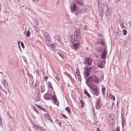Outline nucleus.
Listing matches in <instances>:
<instances>
[{
	"label": "nucleus",
	"instance_id": "b1692460",
	"mask_svg": "<svg viewBox=\"0 0 131 131\" xmlns=\"http://www.w3.org/2000/svg\"><path fill=\"white\" fill-rule=\"evenodd\" d=\"M76 3L78 4H80L81 5H82L83 4L82 2L78 0H77L76 2Z\"/></svg>",
	"mask_w": 131,
	"mask_h": 131
},
{
	"label": "nucleus",
	"instance_id": "58836bf2",
	"mask_svg": "<svg viewBox=\"0 0 131 131\" xmlns=\"http://www.w3.org/2000/svg\"><path fill=\"white\" fill-rule=\"evenodd\" d=\"M58 54H59V56H60L61 58H63V56L60 53H59Z\"/></svg>",
	"mask_w": 131,
	"mask_h": 131
},
{
	"label": "nucleus",
	"instance_id": "ddd939ff",
	"mask_svg": "<svg viewBox=\"0 0 131 131\" xmlns=\"http://www.w3.org/2000/svg\"><path fill=\"white\" fill-rule=\"evenodd\" d=\"M81 36L80 31L79 30L77 29L74 32V36Z\"/></svg>",
	"mask_w": 131,
	"mask_h": 131
},
{
	"label": "nucleus",
	"instance_id": "4c0bfd02",
	"mask_svg": "<svg viewBox=\"0 0 131 131\" xmlns=\"http://www.w3.org/2000/svg\"><path fill=\"white\" fill-rule=\"evenodd\" d=\"M116 131H119V127H117L116 128Z\"/></svg>",
	"mask_w": 131,
	"mask_h": 131
},
{
	"label": "nucleus",
	"instance_id": "a211bd4d",
	"mask_svg": "<svg viewBox=\"0 0 131 131\" xmlns=\"http://www.w3.org/2000/svg\"><path fill=\"white\" fill-rule=\"evenodd\" d=\"M40 97V94H37L36 97V100L37 101H38L41 100Z\"/></svg>",
	"mask_w": 131,
	"mask_h": 131
},
{
	"label": "nucleus",
	"instance_id": "4be33fe9",
	"mask_svg": "<svg viewBox=\"0 0 131 131\" xmlns=\"http://www.w3.org/2000/svg\"><path fill=\"white\" fill-rule=\"evenodd\" d=\"M45 117L47 119L51 121V118L50 116L48 114H46L45 115Z\"/></svg>",
	"mask_w": 131,
	"mask_h": 131
},
{
	"label": "nucleus",
	"instance_id": "f257e3e1",
	"mask_svg": "<svg viewBox=\"0 0 131 131\" xmlns=\"http://www.w3.org/2000/svg\"><path fill=\"white\" fill-rule=\"evenodd\" d=\"M100 79L95 76H90L88 79L86 81V84L90 83V84H94L95 82L97 84L99 83Z\"/></svg>",
	"mask_w": 131,
	"mask_h": 131
},
{
	"label": "nucleus",
	"instance_id": "72a5a7b5",
	"mask_svg": "<svg viewBox=\"0 0 131 131\" xmlns=\"http://www.w3.org/2000/svg\"><path fill=\"white\" fill-rule=\"evenodd\" d=\"M83 29L84 30H86L88 29L87 26L86 25H84L83 27Z\"/></svg>",
	"mask_w": 131,
	"mask_h": 131
},
{
	"label": "nucleus",
	"instance_id": "bb28decb",
	"mask_svg": "<svg viewBox=\"0 0 131 131\" xmlns=\"http://www.w3.org/2000/svg\"><path fill=\"white\" fill-rule=\"evenodd\" d=\"M32 108L34 111L37 112L38 114H39V113L38 111L37 110V108L35 107L34 106H33Z\"/></svg>",
	"mask_w": 131,
	"mask_h": 131
},
{
	"label": "nucleus",
	"instance_id": "ea45409f",
	"mask_svg": "<svg viewBox=\"0 0 131 131\" xmlns=\"http://www.w3.org/2000/svg\"><path fill=\"white\" fill-rule=\"evenodd\" d=\"M62 116L65 118H67V117L64 115H63Z\"/></svg>",
	"mask_w": 131,
	"mask_h": 131
},
{
	"label": "nucleus",
	"instance_id": "20e7f679",
	"mask_svg": "<svg viewBox=\"0 0 131 131\" xmlns=\"http://www.w3.org/2000/svg\"><path fill=\"white\" fill-rule=\"evenodd\" d=\"M91 69V67H88L87 66L85 67L83 72V74L85 77H87L90 74L89 72L90 71Z\"/></svg>",
	"mask_w": 131,
	"mask_h": 131
},
{
	"label": "nucleus",
	"instance_id": "9b49d317",
	"mask_svg": "<svg viewBox=\"0 0 131 131\" xmlns=\"http://www.w3.org/2000/svg\"><path fill=\"white\" fill-rule=\"evenodd\" d=\"M105 48L103 50V51L102 52L101 54V58L103 59H105L106 58V53L105 51Z\"/></svg>",
	"mask_w": 131,
	"mask_h": 131
},
{
	"label": "nucleus",
	"instance_id": "dca6fc26",
	"mask_svg": "<svg viewBox=\"0 0 131 131\" xmlns=\"http://www.w3.org/2000/svg\"><path fill=\"white\" fill-rule=\"evenodd\" d=\"M55 39H56V40L57 41L59 42H60V43H61V41H60V37L58 35H56L55 36Z\"/></svg>",
	"mask_w": 131,
	"mask_h": 131
},
{
	"label": "nucleus",
	"instance_id": "0eeeda50",
	"mask_svg": "<svg viewBox=\"0 0 131 131\" xmlns=\"http://www.w3.org/2000/svg\"><path fill=\"white\" fill-rule=\"evenodd\" d=\"M92 62V59L90 58H86L85 60V63L88 66L91 65Z\"/></svg>",
	"mask_w": 131,
	"mask_h": 131
},
{
	"label": "nucleus",
	"instance_id": "cd10ccee",
	"mask_svg": "<svg viewBox=\"0 0 131 131\" xmlns=\"http://www.w3.org/2000/svg\"><path fill=\"white\" fill-rule=\"evenodd\" d=\"M1 82L4 87L6 86L5 80L4 79L2 80Z\"/></svg>",
	"mask_w": 131,
	"mask_h": 131
},
{
	"label": "nucleus",
	"instance_id": "de8ad7c7",
	"mask_svg": "<svg viewBox=\"0 0 131 131\" xmlns=\"http://www.w3.org/2000/svg\"><path fill=\"white\" fill-rule=\"evenodd\" d=\"M119 0H114V1H115V2H117V1H119Z\"/></svg>",
	"mask_w": 131,
	"mask_h": 131
},
{
	"label": "nucleus",
	"instance_id": "412c9836",
	"mask_svg": "<svg viewBox=\"0 0 131 131\" xmlns=\"http://www.w3.org/2000/svg\"><path fill=\"white\" fill-rule=\"evenodd\" d=\"M109 98L110 99H112L113 101H114L115 100V97L114 96H113L112 94H110L109 95Z\"/></svg>",
	"mask_w": 131,
	"mask_h": 131
},
{
	"label": "nucleus",
	"instance_id": "f3484780",
	"mask_svg": "<svg viewBox=\"0 0 131 131\" xmlns=\"http://www.w3.org/2000/svg\"><path fill=\"white\" fill-rule=\"evenodd\" d=\"M84 93L85 94H86L88 96V97L89 98L91 97V96L89 94L88 92L85 89L84 91Z\"/></svg>",
	"mask_w": 131,
	"mask_h": 131
},
{
	"label": "nucleus",
	"instance_id": "423d86ee",
	"mask_svg": "<svg viewBox=\"0 0 131 131\" xmlns=\"http://www.w3.org/2000/svg\"><path fill=\"white\" fill-rule=\"evenodd\" d=\"M105 63V61L102 60H99L97 61V63L98 66L101 68H102L103 67Z\"/></svg>",
	"mask_w": 131,
	"mask_h": 131
},
{
	"label": "nucleus",
	"instance_id": "39448f33",
	"mask_svg": "<svg viewBox=\"0 0 131 131\" xmlns=\"http://www.w3.org/2000/svg\"><path fill=\"white\" fill-rule=\"evenodd\" d=\"M43 34L45 40V42L46 44H48L50 42V39L49 34L47 32H45Z\"/></svg>",
	"mask_w": 131,
	"mask_h": 131
},
{
	"label": "nucleus",
	"instance_id": "393cba45",
	"mask_svg": "<svg viewBox=\"0 0 131 131\" xmlns=\"http://www.w3.org/2000/svg\"><path fill=\"white\" fill-rule=\"evenodd\" d=\"M106 89L104 88H102V94L103 95H104Z\"/></svg>",
	"mask_w": 131,
	"mask_h": 131
},
{
	"label": "nucleus",
	"instance_id": "c756f323",
	"mask_svg": "<svg viewBox=\"0 0 131 131\" xmlns=\"http://www.w3.org/2000/svg\"><path fill=\"white\" fill-rule=\"evenodd\" d=\"M80 103L81 104V107H83L84 106L83 105L84 104V102H83V100H80Z\"/></svg>",
	"mask_w": 131,
	"mask_h": 131
},
{
	"label": "nucleus",
	"instance_id": "2f4dec72",
	"mask_svg": "<svg viewBox=\"0 0 131 131\" xmlns=\"http://www.w3.org/2000/svg\"><path fill=\"white\" fill-rule=\"evenodd\" d=\"M76 74L78 75H79L80 74V71L78 68H77L76 71Z\"/></svg>",
	"mask_w": 131,
	"mask_h": 131
},
{
	"label": "nucleus",
	"instance_id": "473e14b6",
	"mask_svg": "<svg viewBox=\"0 0 131 131\" xmlns=\"http://www.w3.org/2000/svg\"><path fill=\"white\" fill-rule=\"evenodd\" d=\"M30 35V32L29 30H27L26 32V36L28 37Z\"/></svg>",
	"mask_w": 131,
	"mask_h": 131
},
{
	"label": "nucleus",
	"instance_id": "c85d7f7f",
	"mask_svg": "<svg viewBox=\"0 0 131 131\" xmlns=\"http://www.w3.org/2000/svg\"><path fill=\"white\" fill-rule=\"evenodd\" d=\"M51 49L53 50H54L55 48V46L53 44H51L50 45Z\"/></svg>",
	"mask_w": 131,
	"mask_h": 131
},
{
	"label": "nucleus",
	"instance_id": "9d476101",
	"mask_svg": "<svg viewBox=\"0 0 131 131\" xmlns=\"http://www.w3.org/2000/svg\"><path fill=\"white\" fill-rule=\"evenodd\" d=\"M79 46L80 43L78 42L76 43H73L72 46V47L74 50H77L79 48Z\"/></svg>",
	"mask_w": 131,
	"mask_h": 131
},
{
	"label": "nucleus",
	"instance_id": "37998d69",
	"mask_svg": "<svg viewBox=\"0 0 131 131\" xmlns=\"http://www.w3.org/2000/svg\"><path fill=\"white\" fill-rule=\"evenodd\" d=\"M39 129H40V130H41V131H44V130L42 129V128H39Z\"/></svg>",
	"mask_w": 131,
	"mask_h": 131
},
{
	"label": "nucleus",
	"instance_id": "2eb2a0df",
	"mask_svg": "<svg viewBox=\"0 0 131 131\" xmlns=\"http://www.w3.org/2000/svg\"><path fill=\"white\" fill-rule=\"evenodd\" d=\"M51 98L52 100V101L53 103H55L57 102V97L55 95H53Z\"/></svg>",
	"mask_w": 131,
	"mask_h": 131
},
{
	"label": "nucleus",
	"instance_id": "6ab92c4d",
	"mask_svg": "<svg viewBox=\"0 0 131 131\" xmlns=\"http://www.w3.org/2000/svg\"><path fill=\"white\" fill-rule=\"evenodd\" d=\"M109 122L111 124H113V122H114V120L111 117L109 118Z\"/></svg>",
	"mask_w": 131,
	"mask_h": 131
},
{
	"label": "nucleus",
	"instance_id": "5701e85b",
	"mask_svg": "<svg viewBox=\"0 0 131 131\" xmlns=\"http://www.w3.org/2000/svg\"><path fill=\"white\" fill-rule=\"evenodd\" d=\"M35 105L38 108H39L41 110H44V108L41 107V106L39 105H37L36 104H35Z\"/></svg>",
	"mask_w": 131,
	"mask_h": 131
},
{
	"label": "nucleus",
	"instance_id": "f8f14e48",
	"mask_svg": "<svg viewBox=\"0 0 131 131\" xmlns=\"http://www.w3.org/2000/svg\"><path fill=\"white\" fill-rule=\"evenodd\" d=\"M51 95V93H47L45 94L44 95L43 97L45 99L47 100H48L50 99Z\"/></svg>",
	"mask_w": 131,
	"mask_h": 131
},
{
	"label": "nucleus",
	"instance_id": "79ce46f5",
	"mask_svg": "<svg viewBox=\"0 0 131 131\" xmlns=\"http://www.w3.org/2000/svg\"><path fill=\"white\" fill-rule=\"evenodd\" d=\"M96 131H101L99 129L98 127L97 128V130Z\"/></svg>",
	"mask_w": 131,
	"mask_h": 131
},
{
	"label": "nucleus",
	"instance_id": "4468645a",
	"mask_svg": "<svg viewBox=\"0 0 131 131\" xmlns=\"http://www.w3.org/2000/svg\"><path fill=\"white\" fill-rule=\"evenodd\" d=\"M75 40L76 41H80L81 39V36H74Z\"/></svg>",
	"mask_w": 131,
	"mask_h": 131
},
{
	"label": "nucleus",
	"instance_id": "1a4fd4ad",
	"mask_svg": "<svg viewBox=\"0 0 131 131\" xmlns=\"http://www.w3.org/2000/svg\"><path fill=\"white\" fill-rule=\"evenodd\" d=\"M70 6L71 10L72 11L74 12L75 11L76 8L77 6L75 3H72L70 4Z\"/></svg>",
	"mask_w": 131,
	"mask_h": 131
},
{
	"label": "nucleus",
	"instance_id": "3c124183",
	"mask_svg": "<svg viewBox=\"0 0 131 131\" xmlns=\"http://www.w3.org/2000/svg\"><path fill=\"white\" fill-rule=\"evenodd\" d=\"M130 2H131V0H130Z\"/></svg>",
	"mask_w": 131,
	"mask_h": 131
},
{
	"label": "nucleus",
	"instance_id": "49530a36",
	"mask_svg": "<svg viewBox=\"0 0 131 131\" xmlns=\"http://www.w3.org/2000/svg\"><path fill=\"white\" fill-rule=\"evenodd\" d=\"M20 42L19 41H18V46H19V44Z\"/></svg>",
	"mask_w": 131,
	"mask_h": 131
},
{
	"label": "nucleus",
	"instance_id": "c03bdc74",
	"mask_svg": "<svg viewBox=\"0 0 131 131\" xmlns=\"http://www.w3.org/2000/svg\"><path fill=\"white\" fill-rule=\"evenodd\" d=\"M34 1L35 2H38L39 1V0H32Z\"/></svg>",
	"mask_w": 131,
	"mask_h": 131
},
{
	"label": "nucleus",
	"instance_id": "7ed1b4c3",
	"mask_svg": "<svg viewBox=\"0 0 131 131\" xmlns=\"http://www.w3.org/2000/svg\"><path fill=\"white\" fill-rule=\"evenodd\" d=\"M87 86L91 88L92 93L95 96H97L99 94L98 87L95 84H90V83L86 84Z\"/></svg>",
	"mask_w": 131,
	"mask_h": 131
},
{
	"label": "nucleus",
	"instance_id": "8fccbe9b",
	"mask_svg": "<svg viewBox=\"0 0 131 131\" xmlns=\"http://www.w3.org/2000/svg\"><path fill=\"white\" fill-rule=\"evenodd\" d=\"M19 46V48H20V45H19V46Z\"/></svg>",
	"mask_w": 131,
	"mask_h": 131
},
{
	"label": "nucleus",
	"instance_id": "6e6552de",
	"mask_svg": "<svg viewBox=\"0 0 131 131\" xmlns=\"http://www.w3.org/2000/svg\"><path fill=\"white\" fill-rule=\"evenodd\" d=\"M101 106V103L100 102V99H98L96 105V109H99Z\"/></svg>",
	"mask_w": 131,
	"mask_h": 131
},
{
	"label": "nucleus",
	"instance_id": "a18cd8bd",
	"mask_svg": "<svg viewBox=\"0 0 131 131\" xmlns=\"http://www.w3.org/2000/svg\"><path fill=\"white\" fill-rule=\"evenodd\" d=\"M129 24L130 25H131V21L129 22Z\"/></svg>",
	"mask_w": 131,
	"mask_h": 131
},
{
	"label": "nucleus",
	"instance_id": "09e8293b",
	"mask_svg": "<svg viewBox=\"0 0 131 131\" xmlns=\"http://www.w3.org/2000/svg\"><path fill=\"white\" fill-rule=\"evenodd\" d=\"M0 121H1V122H2L1 119V118H0Z\"/></svg>",
	"mask_w": 131,
	"mask_h": 131
},
{
	"label": "nucleus",
	"instance_id": "7c9ffc66",
	"mask_svg": "<svg viewBox=\"0 0 131 131\" xmlns=\"http://www.w3.org/2000/svg\"><path fill=\"white\" fill-rule=\"evenodd\" d=\"M119 24L121 26V27L122 28L124 29V26L123 24V22L122 21L120 22L119 23Z\"/></svg>",
	"mask_w": 131,
	"mask_h": 131
},
{
	"label": "nucleus",
	"instance_id": "f704fd0d",
	"mask_svg": "<svg viewBox=\"0 0 131 131\" xmlns=\"http://www.w3.org/2000/svg\"><path fill=\"white\" fill-rule=\"evenodd\" d=\"M124 32V34L126 35L127 34V31L125 30H123Z\"/></svg>",
	"mask_w": 131,
	"mask_h": 131
},
{
	"label": "nucleus",
	"instance_id": "f03ea898",
	"mask_svg": "<svg viewBox=\"0 0 131 131\" xmlns=\"http://www.w3.org/2000/svg\"><path fill=\"white\" fill-rule=\"evenodd\" d=\"M98 7L99 8V10L101 9L103 12H104L105 14L107 16H109L110 15V13L109 12L108 7L106 4L104 3L103 4L102 8H101V3L99 2L98 4Z\"/></svg>",
	"mask_w": 131,
	"mask_h": 131
},
{
	"label": "nucleus",
	"instance_id": "c9c22d12",
	"mask_svg": "<svg viewBox=\"0 0 131 131\" xmlns=\"http://www.w3.org/2000/svg\"><path fill=\"white\" fill-rule=\"evenodd\" d=\"M21 45L23 48H24V46L23 43L22 42H21Z\"/></svg>",
	"mask_w": 131,
	"mask_h": 131
},
{
	"label": "nucleus",
	"instance_id": "e433bc0d",
	"mask_svg": "<svg viewBox=\"0 0 131 131\" xmlns=\"http://www.w3.org/2000/svg\"><path fill=\"white\" fill-rule=\"evenodd\" d=\"M48 79V77H45L44 78V80L45 81H47Z\"/></svg>",
	"mask_w": 131,
	"mask_h": 131
},
{
	"label": "nucleus",
	"instance_id": "a878e982",
	"mask_svg": "<svg viewBox=\"0 0 131 131\" xmlns=\"http://www.w3.org/2000/svg\"><path fill=\"white\" fill-rule=\"evenodd\" d=\"M65 110L66 111H67L68 113H70L71 111L69 107H66L65 108Z\"/></svg>",
	"mask_w": 131,
	"mask_h": 131
},
{
	"label": "nucleus",
	"instance_id": "a19ab883",
	"mask_svg": "<svg viewBox=\"0 0 131 131\" xmlns=\"http://www.w3.org/2000/svg\"><path fill=\"white\" fill-rule=\"evenodd\" d=\"M56 78L57 81H58L59 80V78L58 77L56 76Z\"/></svg>",
	"mask_w": 131,
	"mask_h": 131
},
{
	"label": "nucleus",
	"instance_id": "aec40b11",
	"mask_svg": "<svg viewBox=\"0 0 131 131\" xmlns=\"http://www.w3.org/2000/svg\"><path fill=\"white\" fill-rule=\"evenodd\" d=\"M48 88H51V89H53L52 84L50 82H48Z\"/></svg>",
	"mask_w": 131,
	"mask_h": 131
}]
</instances>
